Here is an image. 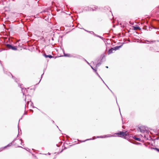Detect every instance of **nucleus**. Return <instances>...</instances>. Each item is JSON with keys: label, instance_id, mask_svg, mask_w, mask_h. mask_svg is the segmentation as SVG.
Listing matches in <instances>:
<instances>
[{"label": "nucleus", "instance_id": "nucleus-28", "mask_svg": "<svg viewBox=\"0 0 159 159\" xmlns=\"http://www.w3.org/2000/svg\"><path fill=\"white\" fill-rule=\"evenodd\" d=\"M3 149V148H2V149L1 150V151H2Z\"/></svg>", "mask_w": 159, "mask_h": 159}, {"label": "nucleus", "instance_id": "nucleus-5", "mask_svg": "<svg viewBox=\"0 0 159 159\" xmlns=\"http://www.w3.org/2000/svg\"><path fill=\"white\" fill-rule=\"evenodd\" d=\"M98 8V7H94V8H89L88 9V11H91V10L94 11V10H96Z\"/></svg>", "mask_w": 159, "mask_h": 159}, {"label": "nucleus", "instance_id": "nucleus-6", "mask_svg": "<svg viewBox=\"0 0 159 159\" xmlns=\"http://www.w3.org/2000/svg\"><path fill=\"white\" fill-rule=\"evenodd\" d=\"M121 46H118L114 47V48H113L114 49V51H116L117 50H118Z\"/></svg>", "mask_w": 159, "mask_h": 159}, {"label": "nucleus", "instance_id": "nucleus-3", "mask_svg": "<svg viewBox=\"0 0 159 159\" xmlns=\"http://www.w3.org/2000/svg\"><path fill=\"white\" fill-rule=\"evenodd\" d=\"M139 130L141 133H144L146 130V129L144 126H141L139 128Z\"/></svg>", "mask_w": 159, "mask_h": 159}, {"label": "nucleus", "instance_id": "nucleus-2", "mask_svg": "<svg viewBox=\"0 0 159 159\" xmlns=\"http://www.w3.org/2000/svg\"><path fill=\"white\" fill-rule=\"evenodd\" d=\"M6 47L7 48L11 49L14 50H16L17 49L16 47L15 46H12L9 44H7L6 45Z\"/></svg>", "mask_w": 159, "mask_h": 159}, {"label": "nucleus", "instance_id": "nucleus-1", "mask_svg": "<svg viewBox=\"0 0 159 159\" xmlns=\"http://www.w3.org/2000/svg\"><path fill=\"white\" fill-rule=\"evenodd\" d=\"M115 134L118 135V136L124 138L127 135L126 132H120L119 133Z\"/></svg>", "mask_w": 159, "mask_h": 159}, {"label": "nucleus", "instance_id": "nucleus-14", "mask_svg": "<svg viewBox=\"0 0 159 159\" xmlns=\"http://www.w3.org/2000/svg\"><path fill=\"white\" fill-rule=\"evenodd\" d=\"M91 68L94 70V71L95 72H96L97 71V69H94L92 66H90Z\"/></svg>", "mask_w": 159, "mask_h": 159}, {"label": "nucleus", "instance_id": "nucleus-20", "mask_svg": "<svg viewBox=\"0 0 159 159\" xmlns=\"http://www.w3.org/2000/svg\"><path fill=\"white\" fill-rule=\"evenodd\" d=\"M91 139H87L86 140L84 141V142H85L86 141L88 140H91Z\"/></svg>", "mask_w": 159, "mask_h": 159}, {"label": "nucleus", "instance_id": "nucleus-8", "mask_svg": "<svg viewBox=\"0 0 159 159\" xmlns=\"http://www.w3.org/2000/svg\"><path fill=\"white\" fill-rule=\"evenodd\" d=\"M44 56L46 58L48 57L50 58H52V57L51 55H46V54H44Z\"/></svg>", "mask_w": 159, "mask_h": 159}, {"label": "nucleus", "instance_id": "nucleus-32", "mask_svg": "<svg viewBox=\"0 0 159 159\" xmlns=\"http://www.w3.org/2000/svg\"><path fill=\"white\" fill-rule=\"evenodd\" d=\"M139 28V27H138L137 28Z\"/></svg>", "mask_w": 159, "mask_h": 159}, {"label": "nucleus", "instance_id": "nucleus-12", "mask_svg": "<svg viewBox=\"0 0 159 159\" xmlns=\"http://www.w3.org/2000/svg\"><path fill=\"white\" fill-rule=\"evenodd\" d=\"M101 63H98L97 64L96 66V67H95V69H97V68H98V67L100 65H101Z\"/></svg>", "mask_w": 159, "mask_h": 159}, {"label": "nucleus", "instance_id": "nucleus-21", "mask_svg": "<svg viewBox=\"0 0 159 159\" xmlns=\"http://www.w3.org/2000/svg\"><path fill=\"white\" fill-rule=\"evenodd\" d=\"M11 144H8V145H7V146H11Z\"/></svg>", "mask_w": 159, "mask_h": 159}, {"label": "nucleus", "instance_id": "nucleus-24", "mask_svg": "<svg viewBox=\"0 0 159 159\" xmlns=\"http://www.w3.org/2000/svg\"><path fill=\"white\" fill-rule=\"evenodd\" d=\"M86 61L87 62V63H88V64H89V63L88 61Z\"/></svg>", "mask_w": 159, "mask_h": 159}, {"label": "nucleus", "instance_id": "nucleus-15", "mask_svg": "<svg viewBox=\"0 0 159 159\" xmlns=\"http://www.w3.org/2000/svg\"><path fill=\"white\" fill-rule=\"evenodd\" d=\"M64 55L66 57H70V55L68 54H64Z\"/></svg>", "mask_w": 159, "mask_h": 159}, {"label": "nucleus", "instance_id": "nucleus-4", "mask_svg": "<svg viewBox=\"0 0 159 159\" xmlns=\"http://www.w3.org/2000/svg\"><path fill=\"white\" fill-rule=\"evenodd\" d=\"M116 136V135H111V134H110V135H105L104 136H99V137H97V138H105V137H112V136Z\"/></svg>", "mask_w": 159, "mask_h": 159}, {"label": "nucleus", "instance_id": "nucleus-11", "mask_svg": "<svg viewBox=\"0 0 159 159\" xmlns=\"http://www.w3.org/2000/svg\"><path fill=\"white\" fill-rule=\"evenodd\" d=\"M96 74H97V75L98 76V77L100 78V79L102 80L103 81V83L105 84V82H104V81H103V80H102V78L100 76L98 75V73L96 72Z\"/></svg>", "mask_w": 159, "mask_h": 159}, {"label": "nucleus", "instance_id": "nucleus-34", "mask_svg": "<svg viewBox=\"0 0 159 159\" xmlns=\"http://www.w3.org/2000/svg\"><path fill=\"white\" fill-rule=\"evenodd\" d=\"M40 81H41V80H40V81H39V82H40Z\"/></svg>", "mask_w": 159, "mask_h": 159}, {"label": "nucleus", "instance_id": "nucleus-7", "mask_svg": "<svg viewBox=\"0 0 159 159\" xmlns=\"http://www.w3.org/2000/svg\"><path fill=\"white\" fill-rule=\"evenodd\" d=\"M114 51L113 48H111V49H109L108 51V54H110L113 52V51Z\"/></svg>", "mask_w": 159, "mask_h": 159}, {"label": "nucleus", "instance_id": "nucleus-23", "mask_svg": "<svg viewBox=\"0 0 159 159\" xmlns=\"http://www.w3.org/2000/svg\"><path fill=\"white\" fill-rule=\"evenodd\" d=\"M90 33L92 34H93V35H94V34H95L94 32H93V33Z\"/></svg>", "mask_w": 159, "mask_h": 159}, {"label": "nucleus", "instance_id": "nucleus-13", "mask_svg": "<svg viewBox=\"0 0 159 159\" xmlns=\"http://www.w3.org/2000/svg\"><path fill=\"white\" fill-rule=\"evenodd\" d=\"M134 139L136 140L140 141V139L139 138L134 137Z\"/></svg>", "mask_w": 159, "mask_h": 159}, {"label": "nucleus", "instance_id": "nucleus-22", "mask_svg": "<svg viewBox=\"0 0 159 159\" xmlns=\"http://www.w3.org/2000/svg\"><path fill=\"white\" fill-rule=\"evenodd\" d=\"M99 37L101 39H102V38L101 36H99Z\"/></svg>", "mask_w": 159, "mask_h": 159}, {"label": "nucleus", "instance_id": "nucleus-29", "mask_svg": "<svg viewBox=\"0 0 159 159\" xmlns=\"http://www.w3.org/2000/svg\"><path fill=\"white\" fill-rule=\"evenodd\" d=\"M3 149V148H2V149L1 150V151H2Z\"/></svg>", "mask_w": 159, "mask_h": 159}, {"label": "nucleus", "instance_id": "nucleus-33", "mask_svg": "<svg viewBox=\"0 0 159 159\" xmlns=\"http://www.w3.org/2000/svg\"><path fill=\"white\" fill-rule=\"evenodd\" d=\"M40 81H41V80H40V81H39V82H40Z\"/></svg>", "mask_w": 159, "mask_h": 159}, {"label": "nucleus", "instance_id": "nucleus-27", "mask_svg": "<svg viewBox=\"0 0 159 159\" xmlns=\"http://www.w3.org/2000/svg\"><path fill=\"white\" fill-rule=\"evenodd\" d=\"M6 147H7V146H5V147H4V148H6Z\"/></svg>", "mask_w": 159, "mask_h": 159}, {"label": "nucleus", "instance_id": "nucleus-16", "mask_svg": "<svg viewBox=\"0 0 159 159\" xmlns=\"http://www.w3.org/2000/svg\"><path fill=\"white\" fill-rule=\"evenodd\" d=\"M85 31L88 32H89V33H93V31H88L87 30H84Z\"/></svg>", "mask_w": 159, "mask_h": 159}, {"label": "nucleus", "instance_id": "nucleus-25", "mask_svg": "<svg viewBox=\"0 0 159 159\" xmlns=\"http://www.w3.org/2000/svg\"><path fill=\"white\" fill-rule=\"evenodd\" d=\"M43 74L42 75L41 78H42V75H43Z\"/></svg>", "mask_w": 159, "mask_h": 159}, {"label": "nucleus", "instance_id": "nucleus-17", "mask_svg": "<svg viewBox=\"0 0 159 159\" xmlns=\"http://www.w3.org/2000/svg\"><path fill=\"white\" fill-rule=\"evenodd\" d=\"M155 149L158 152H159V149L157 148H155Z\"/></svg>", "mask_w": 159, "mask_h": 159}, {"label": "nucleus", "instance_id": "nucleus-30", "mask_svg": "<svg viewBox=\"0 0 159 159\" xmlns=\"http://www.w3.org/2000/svg\"><path fill=\"white\" fill-rule=\"evenodd\" d=\"M3 149V148H2V149L1 150V151H2Z\"/></svg>", "mask_w": 159, "mask_h": 159}, {"label": "nucleus", "instance_id": "nucleus-19", "mask_svg": "<svg viewBox=\"0 0 159 159\" xmlns=\"http://www.w3.org/2000/svg\"><path fill=\"white\" fill-rule=\"evenodd\" d=\"M19 142L21 143L22 142V140L21 139H20L19 140Z\"/></svg>", "mask_w": 159, "mask_h": 159}, {"label": "nucleus", "instance_id": "nucleus-26", "mask_svg": "<svg viewBox=\"0 0 159 159\" xmlns=\"http://www.w3.org/2000/svg\"><path fill=\"white\" fill-rule=\"evenodd\" d=\"M106 68H108V66H106Z\"/></svg>", "mask_w": 159, "mask_h": 159}, {"label": "nucleus", "instance_id": "nucleus-9", "mask_svg": "<svg viewBox=\"0 0 159 159\" xmlns=\"http://www.w3.org/2000/svg\"><path fill=\"white\" fill-rule=\"evenodd\" d=\"M41 34H42V33L41 32H39V34H37L36 33V32H35V35H37V36H41Z\"/></svg>", "mask_w": 159, "mask_h": 159}, {"label": "nucleus", "instance_id": "nucleus-31", "mask_svg": "<svg viewBox=\"0 0 159 159\" xmlns=\"http://www.w3.org/2000/svg\"><path fill=\"white\" fill-rule=\"evenodd\" d=\"M3 149V148H2V149L1 150V151H2Z\"/></svg>", "mask_w": 159, "mask_h": 159}, {"label": "nucleus", "instance_id": "nucleus-10", "mask_svg": "<svg viewBox=\"0 0 159 159\" xmlns=\"http://www.w3.org/2000/svg\"><path fill=\"white\" fill-rule=\"evenodd\" d=\"M21 88L22 89V92L23 93V95H24L25 94V90L26 89H25L22 88L21 87Z\"/></svg>", "mask_w": 159, "mask_h": 159}, {"label": "nucleus", "instance_id": "nucleus-18", "mask_svg": "<svg viewBox=\"0 0 159 159\" xmlns=\"http://www.w3.org/2000/svg\"><path fill=\"white\" fill-rule=\"evenodd\" d=\"M94 35L95 36H97V37H99V35H97L95 34H94Z\"/></svg>", "mask_w": 159, "mask_h": 159}]
</instances>
